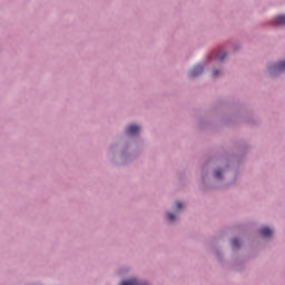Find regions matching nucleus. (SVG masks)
I'll list each match as a JSON object with an SVG mask.
<instances>
[{"label":"nucleus","mask_w":285,"mask_h":285,"mask_svg":"<svg viewBox=\"0 0 285 285\" xmlns=\"http://www.w3.org/2000/svg\"><path fill=\"white\" fill-rule=\"evenodd\" d=\"M274 26H285V16H277L274 20Z\"/></svg>","instance_id":"obj_6"},{"label":"nucleus","mask_w":285,"mask_h":285,"mask_svg":"<svg viewBox=\"0 0 285 285\" xmlns=\"http://www.w3.org/2000/svg\"><path fill=\"white\" fill-rule=\"evenodd\" d=\"M139 130H141V128L139 126L130 125L126 129V135L135 136V135H137L139 132Z\"/></svg>","instance_id":"obj_3"},{"label":"nucleus","mask_w":285,"mask_h":285,"mask_svg":"<svg viewBox=\"0 0 285 285\" xmlns=\"http://www.w3.org/2000/svg\"><path fill=\"white\" fill-rule=\"evenodd\" d=\"M120 285H148V283H141L137 281L136 278H131L128 281H122Z\"/></svg>","instance_id":"obj_4"},{"label":"nucleus","mask_w":285,"mask_h":285,"mask_svg":"<svg viewBox=\"0 0 285 285\" xmlns=\"http://www.w3.org/2000/svg\"><path fill=\"white\" fill-rule=\"evenodd\" d=\"M213 77H219V70L215 69V70L213 71Z\"/></svg>","instance_id":"obj_12"},{"label":"nucleus","mask_w":285,"mask_h":285,"mask_svg":"<svg viewBox=\"0 0 285 285\" xmlns=\"http://www.w3.org/2000/svg\"><path fill=\"white\" fill-rule=\"evenodd\" d=\"M216 59H217L218 61H224V59H226V52L219 51V52L216 55Z\"/></svg>","instance_id":"obj_7"},{"label":"nucleus","mask_w":285,"mask_h":285,"mask_svg":"<svg viewBox=\"0 0 285 285\" xmlns=\"http://www.w3.org/2000/svg\"><path fill=\"white\" fill-rule=\"evenodd\" d=\"M167 218H168L169 222H175V214L167 213Z\"/></svg>","instance_id":"obj_9"},{"label":"nucleus","mask_w":285,"mask_h":285,"mask_svg":"<svg viewBox=\"0 0 285 285\" xmlns=\"http://www.w3.org/2000/svg\"><path fill=\"white\" fill-rule=\"evenodd\" d=\"M259 235L262 237H271V235H273V232L268 227H263L259 229Z\"/></svg>","instance_id":"obj_5"},{"label":"nucleus","mask_w":285,"mask_h":285,"mask_svg":"<svg viewBox=\"0 0 285 285\" xmlns=\"http://www.w3.org/2000/svg\"><path fill=\"white\" fill-rule=\"evenodd\" d=\"M175 206H176V210H179V209H181L184 207V205L181 203H179V202H177L175 204Z\"/></svg>","instance_id":"obj_11"},{"label":"nucleus","mask_w":285,"mask_h":285,"mask_svg":"<svg viewBox=\"0 0 285 285\" xmlns=\"http://www.w3.org/2000/svg\"><path fill=\"white\" fill-rule=\"evenodd\" d=\"M214 177H215L216 179H222V171H220V170H216V171L214 173Z\"/></svg>","instance_id":"obj_10"},{"label":"nucleus","mask_w":285,"mask_h":285,"mask_svg":"<svg viewBox=\"0 0 285 285\" xmlns=\"http://www.w3.org/2000/svg\"><path fill=\"white\" fill-rule=\"evenodd\" d=\"M285 70V61H281L276 63L274 67L269 69L271 75H277L278 72H284Z\"/></svg>","instance_id":"obj_1"},{"label":"nucleus","mask_w":285,"mask_h":285,"mask_svg":"<svg viewBox=\"0 0 285 285\" xmlns=\"http://www.w3.org/2000/svg\"><path fill=\"white\" fill-rule=\"evenodd\" d=\"M203 72H204V66L197 65L189 71V77L191 78L199 77V75H202Z\"/></svg>","instance_id":"obj_2"},{"label":"nucleus","mask_w":285,"mask_h":285,"mask_svg":"<svg viewBox=\"0 0 285 285\" xmlns=\"http://www.w3.org/2000/svg\"><path fill=\"white\" fill-rule=\"evenodd\" d=\"M232 247H233V248H239V239L234 238V239L232 240Z\"/></svg>","instance_id":"obj_8"}]
</instances>
